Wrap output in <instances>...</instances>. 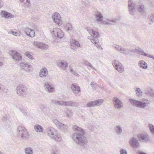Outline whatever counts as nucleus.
<instances>
[{
  "label": "nucleus",
  "mask_w": 154,
  "mask_h": 154,
  "mask_svg": "<svg viewBox=\"0 0 154 154\" xmlns=\"http://www.w3.org/2000/svg\"><path fill=\"white\" fill-rule=\"evenodd\" d=\"M72 128L75 132L72 135V139L77 144L82 146H85L88 142L87 138L85 136V131L76 125H74Z\"/></svg>",
  "instance_id": "f257e3e1"
},
{
  "label": "nucleus",
  "mask_w": 154,
  "mask_h": 154,
  "mask_svg": "<svg viewBox=\"0 0 154 154\" xmlns=\"http://www.w3.org/2000/svg\"><path fill=\"white\" fill-rule=\"evenodd\" d=\"M137 3H134L131 0L128 1V6L129 11L131 14L133 15L134 14L135 9L137 8V10L139 12L142 14L144 13L145 8L144 5H137Z\"/></svg>",
  "instance_id": "f03ea898"
},
{
  "label": "nucleus",
  "mask_w": 154,
  "mask_h": 154,
  "mask_svg": "<svg viewBox=\"0 0 154 154\" xmlns=\"http://www.w3.org/2000/svg\"><path fill=\"white\" fill-rule=\"evenodd\" d=\"M88 31L91 35L90 36L88 37V39L90 40L91 42L97 48L102 49V47L100 46L98 40H96V39H97L99 37L98 32L91 29H88Z\"/></svg>",
  "instance_id": "7ed1b4c3"
},
{
  "label": "nucleus",
  "mask_w": 154,
  "mask_h": 154,
  "mask_svg": "<svg viewBox=\"0 0 154 154\" xmlns=\"http://www.w3.org/2000/svg\"><path fill=\"white\" fill-rule=\"evenodd\" d=\"M46 131L48 135L55 141L60 142L62 140L61 136L57 133V131L54 128L48 127Z\"/></svg>",
  "instance_id": "20e7f679"
},
{
  "label": "nucleus",
  "mask_w": 154,
  "mask_h": 154,
  "mask_svg": "<svg viewBox=\"0 0 154 154\" xmlns=\"http://www.w3.org/2000/svg\"><path fill=\"white\" fill-rule=\"evenodd\" d=\"M129 101L134 106L140 109L144 108L149 104V101L146 99H144L140 101L129 99Z\"/></svg>",
  "instance_id": "39448f33"
},
{
  "label": "nucleus",
  "mask_w": 154,
  "mask_h": 154,
  "mask_svg": "<svg viewBox=\"0 0 154 154\" xmlns=\"http://www.w3.org/2000/svg\"><path fill=\"white\" fill-rule=\"evenodd\" d=\"M17 136L23 140H26L29 137V134L26 129L22 126H18L17 128Z\"/></svg>",
  "instance_id": "423d86ee"
},
{
  "label": "nucleus",
  "mask_w": 154,
  "mask_h": 154,
  "mask_svg": "<svg viewBox=\"0 0 154 154\" xmlns=\"http://www.w3.org/2000/svg\"><path fill=\"white\" fill-rule=\"evenodd\" d=\"M16 91L19 96L21 97H24L27 94V90L25 86L22 84H20L17 86Z\"/></svg>",
  "instance_id": "0eeeda50"
},
{
  "label": "nucleus",
  "mask_w": 154,
  "mask_h": 154,
  "mask_svg": "<svg viewBox=\"0 0 154 154\" xmlns=\"http://www.w3.org/2000/svg\"><path fill=\"white\" fill-rule=\"evenodd\" d=\"M54 38H61L63 37V33L61 29L58 28H54L51 32Z\"/></svg>",
  "instance_id": "6e6552de"
},
{
  "label": "nucleus",
  "mask_w": 154,
  "mask_h": 154,
  "mask_svg": "<svg viewBox=\"0 0 154 154\" xmlns=\"http://www.w3.org/2000/svg\"><path fill=\"white\" fill-rule=\"evenodd\" d=\"M52 18L53 21L57 24L61 25L62 24V20L60 15L57 12L53 13Z\"/></svg>",
  "instance_id": "1a4fd4ad"
},
{
  "label": "nucleus",
  "mask_w": 154,
  "mask_h": 154,
  "mask_svg": "<svg viewBox=\"0 0 154 154\" xmlns=\"http://www.w3.org/2000/svg\"><path fill=\"white\" fill-rule=\"evenodd\" d=\"M137 137L141 142L146 143L150 141L149 136L147 134L141 133L138 134Z\"/></svg>",
  "instance_id": "9d476101"
},
{
  "label": "nucleus",
  "mask_w": 154,
  "mask_h": 154,
  "mask_svg": "<svg viewBox=\"0 0 154 154\" xmlns=\"http://www.w3.org/2000/svg\"><path fill=\"white\" fill-rule=\"evenodd\" d=\"M9 54L12 56V58L17 61H19L22 60V56L18 52L11 50L9 51Z\"/></svg>",
  "instance_id": "9b49d317"
},
{
  "label": "nucleus",
  "mask_w": 154,
  "mask_h": 154,
  "mask_svg": "<svg viewBox=\"0 0 154 154\" xmlns=\"http://www.w3.org/2000/svg\"><path fill=\"white\" fill-rule=\"evenodd\" d=\"M44 87L46 91L49 93H52L55 91L54 86L50 82H46L44 84Z\"/></svg>",
  "instance_id": "f8f14e48"
},
{
  "label": "nucleus",
  "mask_w": 154,
  "mask_h": 154,
  "mask_svg": "<svg viewBox=\"0 0 154 154\" xmlns=\"http://www.w3.org/2000/svg\"><path fill=\"white\" fill-rule=\"evenodd\" d=\"M113 102L114 107L116 109H119L123 106L122 101L116 97H114L113 98Z\"/></svg>",
  "instance_id": "ddd939ff"
},
{
  "label": "nucleus",
  "mask_w": 154,
  "mask_h": 154,
  "mask_svg": "<svg viewBox=\"0 0 154 154\" xmlns=\"http://www.w3.org/2000/svg\"><path fill=\"white\" fill-rule=\"evenodd\" d=\"M102 99H99L94 101L90 102L87 103L86 106L88 107H91L94 106H99L101 105L103 102Z\"/></svg>",
  "instance_id": "4468645a"
},
{
  "label": "nucleus",
  "mask_w": 154,
  "mask_h": 154,
  "mask_svg": "<svg viewBox=\"0 0 154 154\" xmlns=\"http://www.w3.org/2000/svg\"><path fill=\"white\" fill-rule=\"evenodd\" d=\"M129 143L131 146L134 148H138L140 146L138 140L134 137H132L131 138Z\"/></svg>",
  "instance_id": "2eb2a0df"
},
{
  "label": "nucleus",
  "mask_w": 154,
  "mask_h": 154,
  "mask_svg": "<svg viewBox=\"0 0 154 154\" xmlns=\"http://www.w3.org/2000/svg\"><path fill=\"white\" fill-rule=\"evenodd\" d=\"M33 44L38 48L46 50L48 48V46L47 45L40 42H35Z\"/></svg>",
  "instance_id": "dca6fc26"
},
{
  "label": "nucleus",
  "mask_w": 154,
  "mask_h": 154,
  "mask_svg": "<svg viewBox=\"0 0 154 154\" xmlns=\"http://www.w3.org/2000/svg\"><path fill=\"white\" fill-rule=\"evenodd\" d=\"M20 66L21 69H23L27 72L30 71L32 69L31 66L25 62L20 63Z\"/></svg>",
  "instance_id": "f3484780"
},
{
  "label": "nucleus",
  "mask_w": 154,
  "mask_h": 154,
  "mask_svg": "<svg viewBox=\"0 0 154 154\" xmlns=\"http://www.w3.org/2000/svg\"><path fill=\"white\" fill-rule=\"evenodd\" d=\"M48 74V71L47 68L43 67L40 69L39 72V76L41 78L45 77Z\"/></svg>",
  "instance_id": "a211bd4d"
},
{
  "label": "nucleus",
  "mask_w": 154,
  "mask_h": 154,
  "mask_svg": "<svg viewBox=\"0 0 154 154\" xmlns=\"http://www.w3.org/2000/svg\"><path fill=\"white\" fill-rule=\"evenodd\" d=\"M24 32L27 36L31 37H34L35 36V31L29 28H26L24 30Z\"/></svg>",
  "instance_id": "6ab92c4d"
},
{
  "label": "nucleus",
  "mask_w": 154,
  "mask_h": 154,
  "mask_svg": "<svg viewBox=\"0 0 154 154\" xmlns=\"http://www.w3.org/2000/svg\"><path fill=\"white\" fill-rule=\"evenodd\" d=\"M77 106V103L76 102L71 101H63V106L76 107Z\"/></svg>",
  "instance_id": "aec40b11"
},
{
  "label": "nucleus",
  "mask_w": 154,
  "mask_h": 154,
  "mask_svg": "<svg viewBox=\"0 0 154 154\" xmlns=\"http://www.w3.org/2000/svg\"><path fill=\"white\" fill-rule=\"evenodd\" d=\"M95 18L98 22H101L103 20V17L102 14L98 11H96L94 13Z\"/></svg>",
  "instance_id": "412c9836"
},
{
  "label": "nucleus",
  "mask_w": 154,
  "mask_h": 154,
  "mask_svg": "<svg viewBox=\"0 0 154 154\" xmlns=\"http://www.w3.org/2000/svg\"><path fill=\"white\" fill-rule=\"evenodd\" d=\"M71 88L75 94H76L80 92V88L77 84H72Z\"/></svg>",
  "instance_id": "4be33fe9"
},
{
  "label": "nucleus",
  "mask_w": 154,
  "mask_h": 154,
  "mask_svg": "<svg viewBox=\"0 0 154 154\" xmlns=\"http://www.w3.org/2000/svg\"><path fill=\"white\" fill-rule=\"evenodd\" d=\"M2 122L5 126L6 128H8L11 127L12 125L9 119L6 117H4L2 119Z\"/></svg>",
  "instance_id": "5701e85b"
},
{
  "label": "nucleus",
  "mask_w": 154,
  "mask_h": 154,
  "mask_svg": "<svg viewBox=\"0 0 154 154\" xmlns=\"http://www.w3.org/2000/svg\"><path fill=\"white\" fill-rule=\"evenodd\" d=\"M114 130L117 135H121L122 132V127L120 125L116 126L114 128Z\"/></svg>",
  "instance_id": "b1692460"
},
{
  "label": "nucleus",
  "mask_w": 154,
  "mask_h": 154,
  "mask_svg": "<svg viewBox=\"0 0 154 154\" xmlns=\"http://www.w3.org/2000/svg\"><path fill=\"white\" fill-rule=\"evenodd\" d=\"M57 65L63 69L65 70L68 65V63L66 61H63L57 63Z\"/></svg>",
  "instance_id": "393cba45"
},
{
  "label": "nucleus",
  "mask_w": 154,
  "mask_h": 154,
  "mask_svg": "<svg viewBox=\"0 0 154 154\" xmlns=\"http://www.w3.org/2000/svg\"><path fill=\"white\" fill-rule=\"evenodd\" d=\"M1 15L2 17L5 18L11 17L13 16L11 14L4 11H2L1 13Z\"/></svg>",
  "instance_id": "a878e982"
},
{
  "label": "nucleus",
  "mask_w": 154,
  "mask_h": 154,
  "mask_svg": "<svg viewBox=\"0 0 154 154\" xmlns=\"http://www.w3.org/2000/svg\"><path fill=\"white\" fill-rule=\"evenodd\" d=\"M115 68L120 73H122L124 70L123 66L121 63L118 64L116 63Z\"/></svg>",
  "instance_id": "bb28decb"
},
{
  "label": "nucleus",
  "mask_w": 154,
  "mask_h": 154,
  "mask_svg": "<svg viewBox=\"0 0 154 154\" xmlns=\"http://www.w3.org/2000/svg\"><path fill=\"white\" fill-rule=\"evenodd\" d=\"M34 129L36 131L39 133L42 132L44 130L43 128L41 125L38 124L34 125Z\"/></svg>",
  "instance_id": "cd10ccee"
},
{
  "label": "nucleus",
  "mask_w": 154,
  "mask_h": 154,
  "mask_svg": "<svg viewBox=\"0 0 154 154\" xmlns=\"http://www.w3.org/2000/svg\"><path fill=\"white\" fill-rule=\"evenodd\" d=\"M139 66L143 69H146L148 67L147 63L143 60H140L139 62Z\"/></svg>",
  "instance_id": "c85d7f7f"
},
{
  "label": "nucleus",
  "mask_w": 154,
  "mask_h": 154,
  "mask_svg": "<svg viewBox=\"0 0 154 154\" xmlns=\"http://www.w3.org/2000/svg\"><path fill=\"white\" fill-rule=\"evenodd\" d=\"M59 128L62 131L64 132H66L67 131L68 126L66 125L61 123L59 125Z\"/></svg>",
  "instance_id": "c756f323"
},
{
  "label": "nucleus",
  "mask_w": 154,
  "mask_h": 154,
  "mask_svg": "<svg viewBox=\"0 0 154 154\" xmlns=\"http://www.w3.org/2000/svg\"><path fill=\"white\" fill-rule=\"evenodd\" d=\"M52 103L55 105H59L63 106V101L58 100H51Z\"/></svg>",
  "instance_id": "7c9ffc66"
},
{
  "label": "nucleus",
  "mask_w": 154,
  "mask_h": 154,
  "mask_svg": "<svg viewBox=\"0 0 154 154\" xmlns=\"http://www.w3.org/2000/svg\"><path fill=\"white\" fill-rule=\"evenodd\" d=\"M66 30L68 32H71L74 31L72 25L69 23L66 24Z\"/></svg>",
  "instance_id": "2f4dec72"
},
{
  "label": "nucleus",
  "mask_w": 154,
  "mask_h": 154,
  "mask_svg": "<svg viewBox=\"0 0 154 154\" xmlns=\"http://www.w3.org/2000/svg\"><path fill=\"white\" fill-rule=\"evenodd\" d=\"M136 92L137 97H140L142 96V92L140 88H136Z\"/></svg>",
  "instance_id": "473e14b6"
},
{
  "label": "nucleus",
  "mask_w": 154,
  "mask_h": 154,
  "mask_svg": "<svg viewBox=\"0 0 154 154\" xmlns=\"http://www.w3.org/2000/svg\"><path fill=\"white\" fill-rule=\"evenodd\" d=\"M26 154H33L32 149L31 147H27L25 149Z\"/></svg>",
  "instance_id": "72a5a7b5"
},
{
  "label": "nucleus",
  "mask_w": 154,
  "mask_h": 154,
  "mask_svg": "<svg viewBox=\"0 0 154 154\" xmlns=\"http://www.w3.org/2000/svg\"><path fill=\"white\" fill-rule=\"evenodd\" d=\"M148 126L151 133L154 135V126L151 124H149Z\"/></svg>",
  "instance_id": "f704fd0d"
},
{
  "label": "nucleus",
  "mask_w": 154,
  "mask_h": 154,
  "mask_svg": "<svg viewBox=\"0 0 154 154\" xmlns=\"http://www.w3.org/2000/svg\"><path fill=\"white\" fill-rule=\"evenodd\" d=\"M71 42L72 44L75 45L78 47H80V44L79 43L78 41L76 40L72 39L71 40Z\"/></svg>",
  "instance_id": "c9c22d12"
},
{
  "label": "nucleus",
  "mask_w": 154,
  "mask_h": 154,
  "mask_svg": "<svg viewBox=\"0 0 154 154\" xmlns=\"http://www.w3.org/2000/svg\"><path fill=\"white\" fill-rule=\"evenodd\" d=\"M51 154H60L59 150L58 148H56L53 149L51 152Z\"/></svg>",
  "instance_id": "e433bc0d"
},
{
  "label": "nucleus",
  "mask_w": 154,
  "mask_h": 154,
  "mask_svg": "<svg viewBox=\"0 0 154 154\" xmlns=\"http://www.w3.org/2000/svg\"><path fill=\"white\" fill-rule=\"evenodd\" d=\"M129 51V50H128V49L124 48L122 52H122V54H123L125 55H128L130 54ZM130 51L131 52L133 51L131 50H130Z\"/></svg>",
  "instance_id": "4c0bfd02"
},
{
  "label": "nucleus",
  "mask_w": 154,
  "mask_h": 154,
  "mask_svg": "<svg viewBox=\"0 0 154 154\" xmlns=\"http://www.w3.org/2000/svg\"><path fill=\"white\" fill-rule=\"evenodd\" d=\"M22 2H23L27 7H29L30 1L29 0H20Z\"/></svg>",
  "instance_id": "58836bf2"
},
{
  "label": "nucleus",
  "mask_w": 154,
  "mask_h": 154,
  "mask_svg": "<svg viewBox=\"0 0 154 154\" xmlns=\"http://www.w3.org/2000/svg\"><path fill=\"white\" fill-rule=\"evenodd\" d=\"M66 113L67 117H69L72 116V112L71 110L68 109L67 111L66 112Z\"/></svg>",
  "instance_id": "ea45409f"
},
{
  "label": "nucleus",
  "mask_w": 154,
  "mask_h": 154,
  "mask_svg": "<svg viewBox=\"0 0 154 154\" xmlns=\"http://www.w3.org/2000/svg\"><path fill=\"white\" fill-rule=\"evenodd\" d=\"M91 86L94 90H96L97 86L96 83H94V82H92L91 83Z\"/></svg>",
  "instance_id": "a19ab883"
},
{
  "label": "nucleus",
  "mask_w": 154,
  "mask_h": 154,
  "mask_svg": "<svg viewBox=\"0 0 154 154\" xmlns=\"http://www.w3.org/2000/svg\"><path fill=\"white\" fill-rule=\"evenodd\" d=\"M85 64L87 66L90 67L92 68L93 69H94V68L93 67L91 64L88 61H86L85 62Z\"/></svg>",
  "instance_id": "79ce46f5"
},
{
  "label": "nucleus",
  "mask_w": 154,
  "mask_h": 154,
  "mask_svg": "<svg viewBox=\"0 0 154 154\" xmlns=\"http://www.w3.org/2000/svg\"><path fill=\"white\" fill-rule=\"evenodd\" d=\"M53 122L54 123L57 125H58L59 126V125L61 123H60V122L57 119H54L53 120Z\"/></svg>",
  "instance_id": "37998d69"
},
{
  "label": "nucleus",
  "mask_w": 154,
  "mask_h": 154,
  "mask_svg": "<svg viewBox=\"0 0 154 154\" xmlns=\"http://www.w3.org/2000/svg\"><path fill=\"white\" fill-rule=\"evenodd\" d=\"M25 55L27 56L29 58L32 60L33 58V56L30 54L29 53L27 52H26L25 53Z\"/></svg>",
  "instance_id": "c03bdc74"
},
{
  "label": "nucleus",
  "mask_w": 154,
  "mask_h": 154,
  "mask_svg": "<svg viewBox=\"0 0 154 154\" xmlns=\"http://www.w3.org/2000/svg\"><path fill=\"white\" fill-rule=\"evenodd\" d=\"M119 19H110L109 20V22H111V24H113L114 23H116L117 21L119 20Z\"/></svg>",
  "instance_id": "a18cd8bd"
},
{
  "label": "nucleus",
  "mask_w": 154,
  "mask_h": 154,
  "mask_svg": "<svg viewBox=\"0 0 154 154\" xmlns=\"http://www.w3.org/2000/svg\"><path fill=\"white\" fill-rule=\"evenodd\" d=\"M120 152L121 154H127V151L123 149H121L120 150Z\"/></svg>",
  "instance_id": "49530a36"
},
{
  "label": "nucleus",
  "mask_w": 154,
  "mask_h": 154,
  "mask_svg": "<svg viewBox=\"0 0 154 154\" xmlns=\"http://www.w3.org/2000/svg\"><path fill=\"white\" fill-rule=\"evenodd\" d=\"M120 46L114 44L113 45L112 47L113 48H115L116 50L118 51L119 50V48Z\"/></svg>",
  "instance_id": "de8ad7c7"
},
{
  "label": "nucleus",
  "mask_w": 154,
  "mask_h": 154,
  "mask_svg": "<svg viewBox=\"0 0 154 154\" xmlns=\"http://www.w3.org/2000/svg\"><path fill=\"white\" fill-rule=\"evenodd\" d=\"M120 63L118 60H114L112 62V65L114 66H116V64L119 63Z\"/></svg>",
  "instance_id": "09e8293b"
},
{
  "label": "nucleus",
  "mask_w": 154,
  "mask_h": 154,
  "mask_svg": "<svg viewBox=\"0 0 154 154\" xmlns=\"http://www.w3.org/2000/svg\"><path fill=\"white\" fill-rule=\"evenodd\" d=\"M137 50L140 54L141 55H143V54L144 53V51L143 50H142L141 49H139Z\"/></svg>",
  "instance_id": "8fccbe9b"
},
{
  "label": "nucleus",
  "mask_w": 154,
  "mask_h": 154,
  "mask_svg": "<svg viewBox=\"0 0 154 154\" xmlns=\"http://www.w3.org/2000/svg\"><path fill=\"white\" fill-rule=\"evenodd\" d=\"M11 33L14 35H15V36L20 35H19V33H17V32H14L13 31H11Z\"/></svg>",
  "instance_id": "3c124183"
},
{
  "label": "nucleus",
  "mask_w": 154,
  "mask_h": 154,
  "mask_svg": "<svg viewBox=\"0 0 154 154\" xmlns=\"http://www.w3.org/2000/svg\"><path fill=\"white\" fill-rule=\"evenodd\" d=\"M149 19L152 22H154V14H152L150 16Z\"/></svg>",
  "instance_id": "603ef678"
},
{
  "label": "nucleus",
  "mask_w": 154,
  "mask_h": 154,
  "mask_svg": "<svg viewBox=\"0 0 154 154\" xmlns=\"http://www.w3.org/2000/svg\"><path fill=\"white\" fill-rule=\"evenodd\" d=\"M124 49V48H123L122 47L120 46L119 48L118 51L120 53H122V52H123V49Z\"/></svg>",
  "instance_id": "864d4df0"
},
{
  "label": "nucleus",
  "mask_w": 154,
  "mask_h": 154,
  "mask_svg": "<svg viewBox=\"0 0 154 154\" xmlns=\"http://www.w3.org/2000/svg\"><path fill=\"white\" fill-rule=\"evenodd\" d=\"M151 90H146L145 91V94L147 95H148L149 96L150 94V92L151 91Z\"/></svg>",
  "instance_id": "5fc2aeb1"
},
{
  "label": "nucleus",
  "mask_w": 154,
  "mask_h": 154,
  "mask_svg": "<svg viewBox=\"0 0 154 154\" xmlns=\"http://www.w3.org/2000/svg\"><path fill=\"white\" fill-rule=\"evenodd\" d=\"M149 96L152 97H154V91L153 90H151Z\"/></svg>",
  "instance_id": "6e6d98bb"
},
{
  "label": "nucleus",
  "mask_w": 154,
  "mask_h": 154,
  "mask_svg": "<svg viewBox=\"0 0 154 154\" xmlns=\"http://www.w3.org/2000/svg\"><path fill=\"white\" fill-rule=\"evenodd\" d=\"M20 111L22 112H23V113H24V114L25 115H26L27 114L26 113V112L24 110V109H21V108H20Z\"/></svg>",
  "instance_id": "4d7b16f0"
},
{
  "label": "nucleus",
  "mask_w": 154,
  "mask_h": 154,
  "mask_svg": "<svg viewBox=\"0 0 154 154\" xmlns=\"http://www.w3.org/2000/svg\"><path fill=\"white\" fill-rule=\"evenodd\" d=\"M72 74L75 76H77L78 75V73L76 71H74L72 72Z\"/></svg>",
  "instance_id": "13d9d810"
},
{
  "label": "nucleus",
  "mask_w": 154,
  "mask_h": 154,
  "mask_svg": "<svg viewBox=\"0 0 154 154\" xmlns=\"http://www.w3.org/2000/svg\"><path fill=\"white\" fill-rule=\"evenodd\" d=\"M3 6V4L2 1L0 0V8L2 7Z\"/></svg>",
  "instance_id": "bf43d9fd"
},
{
  "label": "nucleus",
  "mask_w": 154,
  "mask_h": 154,
  "mask_svg": "<svg viewBox=\"0 0 154 154\" xmlns=\"http://www.w3.org/2000/svg\"><path fill=\"white\" fill-rule=\"evenodd\" d=\"M143 55L145 56H146V57H149V56H151V55H148L146 53H144V52L143 54Z\"/></svg>",
  "instance_id": "052dcab7"
},
{
  "label": "nucleus",
  "mask_w": 154,
  "mask_h": 154,
  "mask_svg": "<svg viewBox=\"0 0 154 154\" xmlns=\"http://www.w3.org/2000/svg\"><path fill=\"white\" fill-rule=\"evenodd\" d=\"M4 65L3 63L1 61H0V67Z\"/></svg>",
  "instance_id": "680f3d73"
},
{
  "label": "nucleus",
  "mask_w": 154,
  "mask_h": 154,
  "mask_svg": "<svg viewBox=\"0 0 154 154\" xmlns=\"http://www.w3.org/2000/svg\"><path fill=\"white\" fill-rule=\"evenodd\" d=\"M149 57L154 59V57H153L152 55L149 56Z\"/></svg>",
  "instance_id": "e2e57ef3"
},
{
  "label": "nucleus",
  "mask_w": 154,
  "mask_h": 154,
  "mask_svg": "<svg viewBox=\"0 0 154 154\" xmlns=\"http://www.w3.org/2000/svg\"><path fill=\"white\" fill-rule=\"evenodd\" d=\"M33 19L35 21H36L37 20V19L36 17L33 18Z\"/></svg>",
  "instance_id": "0e129e2a"
},
{
  "label": "nucleus",
  "mask_w": 154,
  "mask_h": 154,
  "mask_svg": "<svg viewBox=\"0 0 154 154\" xmlns=\"http://www.w3.org/2000/svg\"><path fill=\"white\" fill-rule=\"evenodd\" d=\"M70 70V71L71 72H72L73 71V69L72 68H71Z\"/></svg>",
  "instance_id": "69168bd1"
},
{
  "label": "nucleus",
  "mask_w": 154,
  "mask_h": 154,
  "mask_svg": "<svg viewBox=\"0 0 154 154\" xmlns=\"http://www.w3.org/2000/svg\"><path fill=\"white\" fill-rule=\"evenodd\" d=\"M45 107L44 106H43V107H42V108H41V106H40V108L42 110L43 109H44V108H45Z\"/></svg>",
  "instance_id": "338daca9"
},
{
  "label": "nucleus",
  "mask_w": 154,
  "mask_h": 154,
  "mask_svg": "<svg viewBox=\"0 0 154 154\" xmlns=\"http://www.w3.org/2000/svg\"><path fill=\"white\" fill-rule=\"evenodd\" d=\"M71 68H72V67L70 66H69V69H70Z\"/></svg>",
  "instance_id": "774afa93"
}]
</instances>
